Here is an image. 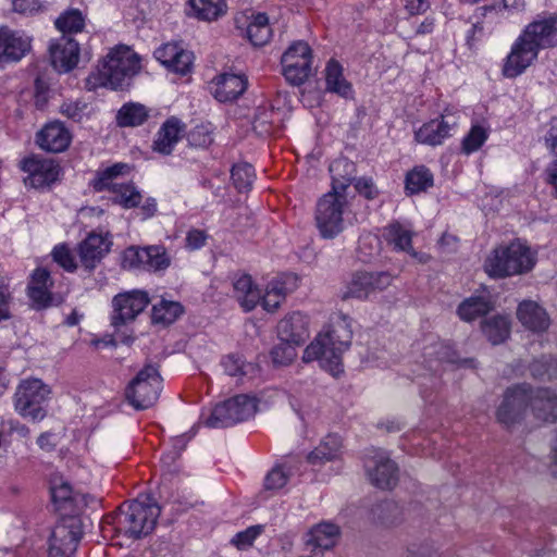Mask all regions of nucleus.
<instances>
[{
	"instance_id": "nucleus-1",
	"label": "nucleus",
	"mask_w": 557,
	"mask_h": 557,
	"mask_svg": "<svg viewBox=\"0 0 557 557\" xmlns=\"http://www.w3.org/2000/svg\"><path fill=\"white\" fill-rule=\"evenodd\" d=\"M351 338L350 318L342 312L336 313L327 327L306 347L302 360H319L323 369L336 376L343 372L342 355L349 347Z\"/></svg>"
},
{
	"instance_id": "nucleus-2",
	"label": "nucleus",
	"mask_w": 557,
	"mask_h": 557,
	"mask_svg": "<svg viewBox=\"0 0 557 557\" xmlns=\"http://www.w3.org/2000/svg\"><path fill=\"white\" fill-rule=\"evenodd\" d=\"M159 516L160 507L154 499L141 495L121 505L114 516L106 517L104 523L112 525V530L117 534L136 540L153 531Z\"/></svg>"
},
{
	"instance_id": "nucleus-3",
	"label": "nucleus",
	"mask_w": 557,
	"mask_h": 557,
	"mask_svg": "<svg viewBox=\"0 0 557 557\" xmlns=\"http://www.w3.org/2000/svg\"><path fill=\"white\" fill-rule=\"evenodd\" d=\"M348 178L335 176L333 188L317 202L315 225L323 238L332 239L345 228V214L350 211Z\"/></svg>"
},
{
	"instance_id": "nucleus-4",
	"label": "nucleus",
	"mask_w": 557,
	"mask_h": 557,
	"mask_svg": "<svg viewBox=\"0 0 557 557\" xmlns=\"http://www.w3.org/2000/svg\"><path fill=\"white\" fill-rule=\"evenodd\" d=\"M535 265V256L524 243L513 240L496 247L484 262L491 277L503 278L527 273Z\"/></svg>"
},
{
	"instance_id": "nucleus-5",
	"label": "nucleus",
	"mask_w": 557,
	"mask_h": 557,
	"mask_svg": "<svg viewBox=\"0 0 557 557\" xmlns=\"http://www.w3.org/2000/svg\"><path fill=\"white\" fill-rule=\"evenodd\" d=\"M140 69V60L129 47L119 46L112 49L98 69L99 85L112 89L122 88L125 81Z\"/></svg>"
},
{
	"instance_id": "nucleus-6",
	"label": "nucleus",
	"mask_w": 557,
	"mask_h": 557,
	"mask_svg": "<svg viewBox=\"0 0 557 557\" xmlns=\"http://www.w3.org/2000/svg\"><path fill=\"white\" fill-rule=\"evenodd\" d=\"M162 377L153 366H146L129 382L125 389L127 401L137 410L152 407L159 399Z\"/></svg>"
},
{
	"instance_id": "nucleus-7",
	"label": "nucleus",
	"mask_w": 557,
	"mask_h": 557,
	"mask_svg": "<svg viewBox=\"0 0 557 557\" xmlns=\"http://www.w3.org/2000/svg\"><path fill=\"white\" fill-rule=\"evenodd\" d=\"M50 394L49 387L38 379L22 381L14 394V408L23 417L41 420L46 416L42 403Z\"/></svg>"
},
{
	"instance_id": "nucleus-8",
	"label": "nucleus",
	"mask_w": 557,
	"mask_h": 557,
	"mask_svg": "<svg viewBox=\"0 0 557 557\" xmlns=\"http://www.w3.org/2000/svg\"><path fill=\"white\" fill-rule=\"evenodd\" d=\"M257 403L248 395H237L216 405L207 420L210 428H227L252 417Z\"/></svg>"
},
{
	"instance_id": "nucleus-9",
	"label": "nucleus",
	"mask_w": 557,
	"mask_h": 557,
	"mask_svg": "<svg viewBox=\"0 0 557 557\" xmlns=\"http://www.w3.org/2000/svg\"><path fill=\"white\" fill-rule=\"evenodd\" d=\"M283 74L293 85L302 84L311 74L312 54L307 42H294L282 55Z\"/></svg>"
},
{
	"instance_id": "nucleus-10",
	"label": "nucleus",
	"mask_w": 557,
	"mask_h": 557,
	"mask_svg": "<svg viewBox=\"0 0 557 557\" xmlns=\"http://www.w3.org/2000/svg\"><path fill=\"white\" fill-rule=\"evenodd\" d=\"M82 534L78 519L74 517L63 519L52 531L49 557H72L77 549Z\"/></svg>"
},
{
	"instance_id": "nucleus-11",
	"label": "nucleus",
	"mask_w": 557,
	"mask_h": 557,
	"mask_svg": "<svg viewBox=\"0 0 557 557\" xmlns=\"http://www.w3.org/2000/svg\"><path fill=\"white\" fill-rule=\"evenodd\" d=\"M539 52L540 51L520 34L503 61V76L506 78L520 76L536 61Z\"/></svg>"
},
{
	"instance_id": "nucleus-12",
	"label": "nucleus",
	"mask_w": 557,
	"mask_h": 557,
	"mask_svg": "<svg viewBox=\"0 0 557 557\" xmlns=\"http://www.w3.org/2000/svg\"><path fill=\"white\" fill-rule=\"evenodd\" d=\"M392 283V277L386 272H355L343 292L342 299H367L370 295L382 292Z\"/></svg>"
},
{
	"instance_id": "nucleus-13",
	"label": "nucleus",
	"mask_w": 557,
	"mask_h": 557,
	"mask_svg": "<svg viewBox=\"0 0 557 557\" xmlns=\"http://www.w3.org/2000/svg\"><path fill=\"white\" fill-rule=\"evenodd\" d=\"M459 112L454 108H446L438 119L424 123L416 133L414 138L418 143L438 146L451 136V131L458 125Z\"/></svg>"
},
{
	"instance_id": "nucleus-14",
	"label": "nucleus",
	"mask_w": 557,
	"mask_h": 557,
	"mask_svg": "<svg viewBox=\"0 0 557 557\" xmlns=\"http://www.w3.org/2000/svg\"><path fill=\"white\" fill-rule=\"evenodd\" d=\"M148 304L149 297L147 293L141 290H132L114 296L112 300V325L119 327L132 322L144 311Z\"/></svg>"
},
{
	"instance_id": "nucleus-15",
	"label": "nucleus",
	"mask_w": 557,
	"mask_h": 557,
	"mask_svg": "<svg viewBox=\"0 0 557 557\" xmlns=\"http://www.w3.org/2000/svg\"><path fill=\"white\" fill-rule=\"evenodd\" d=\"M123 265L124 268L158 271L164 270L170 265V258L163 246L129 247L124 251Z\"/></svg>"
},
{
	"instance_id": "nucleus-16",
	"label": "nucleus",
	"mask_w": 557,
	"mask_h": 557,
	"mask_svg": "<svg viewBox=\"0 0 557 557\" xmlns=\"http://www.w3.org/2000/svg\"><path fill=\"white\" fill-rule=\"evenodd\" d=\"M22 170L28 175L25 184L34 188H44L54 183L60 174V166L53 159L32 156L22 162Z\"/></svg>"
},
{
	"instance_id": "nucleus-17",
	"label": "nucleus",
	"mask_w": 557,
	"mask_h": 557,
	"mask_svg": "<svg viewBox=\"0 0 557 557\" xmlns=\"http://www.w3.org/2000/svg\"><path fill=\"white\" fill-rule=\"evenodd\" d=\"M374 455L366 460V469L373 485L382 490L393 488L398 481V468L383 450H373Z\"/></svg>"
},
{
	"instance_id": "nucleus-18",
	"label": "nucleus",
	"mask_w": 557,
	"mask_h": 557,
	"mask_svg": "<svg viewBox=\"0 0 557 557\" xmlns=\"http://www.w3.org/2000/svg\"><path fill=\"white\" fill-rule=\"evenodd\" d=\"M298 286V277L295 274L283 273L271 281L261 293V306L268 312H275L284 302L286 296Z\"/></svg>"
},
{
	"instance_id": "nucleus-19",
	"label": "nucleus",
	"mask_w": 557,
	"mask_h": 557,
	"mask_svg": "<svg viewBox=\"0 0 557 557\" xmlns=\"http://www.w3.org/2000/svg\"><path fill=\"white\" fill-rule=\"evenodd\" d=\"M529 387L525 385L508 388L496 411L499 423L510 426L519 421L528 406Z\"/></svg>"
},
{
	"instance_id": "nucleus-20",
	"label": "nucleus",
	"mask_w": 557,
	"mask_h": 557,
	"mask_svg": "<svg viewBox=\"0 0 557 557\" xmlns=\"http://www.w3.org/2000/svg\"><path fill=\"white\" fill-rule=\"evenodd\" d=\"M521 34L540 51L557 45V14L540 16L528 24Z\"/></svg>"
},
{
	"instance_id": "nucleus-21",
	"label": "nucleus",
	"mask_w": 557,
	"mask_h": 557,
	"mask_svg": "<svg viewBox=\"0 0 557 557\" xmlns=\"http://www.w3.org/2000/svg\"><path fill=\"white\" fill-rule=\"evenodd\" d=\"M153 54L171 72L180 75L191 72L194 54L178 42H166L156 49Z\"/></svg>"
},
{
	"instance_id": "nucleus-22",
	"label": "nucleus",
	"mask_w": 557,
	"mask_h": 557,
	"mask_svg": "<svg viewBox=\"0 0 557 557\" xmlns=\"http://www.w3.org/2000/svg\"><path fill=\"white\" fill-rule=\"evenodd\" d=\"M111 245L112 243L108 236L95 232L88 234L78 244L76 249L81 265L87 271L95 270L106 255L109 253Z\"/></svg>"
},
{
	"instance_id": "nucleus-23",
	"label": "nucleus",
	"mask_w": 557,
	"mask_h": 557,
	"mask_svg": "<svg viewBox=\"0 0 557 557\" xmlns=\"http://www.w3.org/2000/svg\"><path fill=\"white\" fill-rule=\"evenodd\" d=\"M49 53L57 71L70 72L78 63L79 46L73 38L62 35L50 44Z\"/></svg>"
},
{
	"instance_id": "nucleus-24",
	"label": "nucleus",
	"mask_w": 557,
	"mask_h": 557,
	"mask_svg": "<svg viewBox=\"0 0 557 557\" xmlns=\"http://www.w3.org/2000/svg\"><path fill=\"white\" fill-rule=\"evenodd\" d=\"M277 335L282 342L301 346L309 338V318L299 311L287 314L277 324Z\"/></svg>"
},
{
	"instance_id": "nucleus-25",
	"label": "nucleus",
	"mask_w": 557,
	"mask_h": 557,
	"mask_svg": "<svg viewBox=\"0 0 557 557\" xmlns=\"http://www.w3.org/2000/svg\"><path fill=\"white\" fill-rule=\"evenodd\" d=\"M528 406L537 421L547 423L557 421V395L550 389L529 388Z\"/></svg>"
},
{
	"instance_id": "nucleus-26",
	"label": "nucleus",
	"mask_w": 557,
	"mask_h": 557,
	"mask_svg": "<svg viewBox=\"0 0 557 557\" xmlns=\"http://www.w3.org/2000/svg\"><path fill=\"white\" fill-rule=\"evenodd\" d=\"M69 129L60 122L48 123L37 133L36 143L48 152H62L71 143Z\"/></svg>"
},
{
	"instance_id": "nucleus-27",
	"label": "nucleus",
	"mask_w": 557,
	"mask_h": 557,
	"mask_svg": "<svg viewBox=\"0 0 557 557\" xmlns=\"http://www.w3.org/2000/svg\"><path fill=\"white\" fill-rule=\"evenodd\" d=\"M30 50V39L9 28H0V61H20Z\"/></svg>"
},
{
	"instance_id": "nucleus-28",
	"label": "nucleus",
	"mask_w": 557,
	"mask_h": 557,
	"mask_svg": "<svg viewBox=\"0 0 557 557\" xmlns=\"http://www.w3.org/2000/svg\"><path fill=\"white\" fill-rule=\"evenodd\" d=\"M247 88L246 77L237 74H222L211 83V92L220 102L236 100Z\"/></svg>"
},
{
	"instance_id": "nucleus-29",
	"label": "nucleus",
	"mask_w": 557,
	"mask_h": 557,
	"mask_svg": "<svg viewBox=\"0 0 557 557\" xmlns=\"http://www.w3.org/2000/svg\"><path fill=\"white\" fill-rule=\"evenodd\" d=\"M53 281L46 269H36L28 284V296L37 309L47 308L53 304L51 288Z\"/></svg>"
},
{
	"instance_id": "nucleus-30",
	"label": "nucleus",
	"mask_w": 557,
	"mask_h": 557,
	"mask_svg": "<svg viewBox=\"0 0 557 557\" xmlns=\"http://www.w3.org/2000/svg\"><path fill=\"white\" fill-rule=\"evenodd\" d=\"M184 133L185 125L178 119L174 116L168 119L157 133L153 150L163 154H170Z\"/></svg>"
},
{
	"instance_id": "nucleus-31",
	"label": "nucleus",
	"mask_w": 557,
	"mask_h": 557,
	"mask_svg": "<svg viewBox=\"0 0 557 557\" xmlns=\"http://www.w3.org/2000/svg\"><path fill=\"white\" fill-rule=\"evenodd\" d=\"M233 287L235 298L246 312L253 310L260 304L261 290L253 283L250 275L243 274L237 277Z\"/></svg>"
},
{
	"instance_id": "nucleus-32",
	"label": "nucleus",
	"mask_w": 557,
	"mask_h": 557,
	"mask_svg": "<svg viewBox=\"0 0 557 557\" xmlns=\"http://www.w3.org/2000/svg\"><path fill=\"white\" fill-rule=\"evenodd\" d=\"M517 317L525 327L534 332H543L549 326V318L545 310L531 300L519 305Z\"/></svg>"
},
{
	"instance_id": "nucleus-33",
	"label": "nucleus",
	"mask_w": 557,
	"mask_h": 557,
	"mask_svg": "<svg viewBox=\"0 0 557 557\" xmlns=\"http://www.w3.org/2000/svg\"><path fill=\"white\" fill-rule=\"evenodd\" d=\"M386 238L394 245L395 249L408 252L420 263H426L430 256L416 251L411 246L412 233L399 223L389 224L386 227Z\"/></svg>"
},
{
	"instance_id": "nucleus-34",
	"label": "nucleus",
	"mask_w": 557,
	"mask_h": 557,
	"mask_svg": "<svg viewBox=\"0 0 557 557\" xmlns=\"http://www.w3.org/2000/svg\"><path fill=\"white\" fill-rule=\"evenodd\" d=\"M342 438L336 434H329L308 455V462L312 466H319L327 461L336 460L342 456Z\"/></svg>"
},
{
	"instance_id": "nucleus-35",
	"label": "nucleus",
	"mask_w": 557,
	"mask_h": 557,
	"mask_svg": "<svg viewBox=\"0 0 557 557\" xmlns=\"http://www.w3.org/2000/svg\"><path fill=\"white\" fill-rule=\"evenodd\" d=\"M51 497L58 510L63 515H75L82 502L81 495L75 494L72 486L66 482L54 484L51 487Z\"/></svg>"
},
{
	"instance_id": "nucleus-36",
	"label": "nucleus",
	"mask_w": 557,
	"mask_h": 557,
	"mask_svg": "<svg viewBox=\"0 0 557 557\" xmlns=\"http://www.w3.org/2000/svg\"><path fill=\"white\" fill-rule=\"evenodd\" d=\"M326 90L348 98L352 95L351 84L343 74V66L335 60H330L325 67Z\"/></svg>"
},
{
	"instance_id": "nucleus-37",
	"label": "nucleus",
	"mask_w": 557,
	"mask_h": 557,
	"mask_svg": "<svg viewBox=\"0 0 557 557\" xmlns=\"http://www.w3.org/2000/svg\"><path fill=\"white\" fill-rule=\"evenodd\" d=\"M510 320L508 315L497 314L485 319L481 323L484 336L493 345L504 343L510 335Z\"/></svg>"
},
{
	"instance_id": "nucleus-38",
	"label": "nucleus",
	"mask_w": 557,
	"mask_h": 557,
	"mask_svg": "<svg viewBox=\"0 0 557 557\" xmlns=\"http://www.w3.org/2000/svg\"><path fill=\"white\" fill-rule=\"evenodd\" d=\"M545 147L553 156L552 162L545 170L546 183L554 188V197L557 198V119H552L543 137Z\"/></svg>"
},
{
	"instance_id": "nucleus-39",
	"label": "nucleus",
	"mask_w": 557,
	"mask_h": 557,
	"mask_svg": "<svg viewBox=\"0 0 557 557\" xmlns=\"http://www.w3.org/2000/svg\"><path fill=\"white\" fill-rule=\"evenodd\" d=\"M493 308L494 304L490 297L472 296L459 305L457 312L461 320L471 322L487 314Z\"/></svg>"
},
{
	"instance_id": "nucleus-40",
	"label": "nucleus",
	"mask_w": 557,
	"mask_h": 557,
	"mask_svg": "<svg viewBox=\"0 0 557 557\" xmlns=\"http://www.w3.org/2000/svg\"><path fill=\"white\" fill-rule=\"evenodd\" d=\"M309 536V544L314 547L329 549L337 542L339 528L333 523L322 522L310 530Z\"/></svg>"
},
{
	"instance_id": "nucleus-41",
	"label": "nucleus",
	"mask_w": 557,
	"mask_h": 557,
	"mask_svg": "<svg viewBox=\"0 0 557 557\" xmlns=\"http://www.w3.org/2000/svg\"><path fill=\"white\" fill-rule=\"evenodd\" d=\"M272 36V29L269 24V17L264 13H258L251 16L247 26V37L253 46H263L269 42Z\"/></svg>"
},
{
	"instance_id": "nucleus-42",
	"label": "nucleus",
	"mask_w": 557,
	"mask_h": 557,
	"mask_svg": "<svg viewBox=\"0 0 557 557\" xmlns=\"http://www.w3.org/2000/svg\"><path fill=\"white\" fill-rule=\"evenodd\" d=\"M194 15L202 21H215L226 12L225 0H189Z\"/></svg>"
},
{
	"instance_id": "nucleus-43",
	"label": "nucleus",
	"mask_w": 557,
	"mask_h": 557,
	"mask_svg": "<svg viewBox=\"0 0 557 557\" xmlns=\"http://www.w3.org/2000/svg\"><path fill=\"white\" fill-rule=\"evenodd\" d=\"M405 183L407 194H419L433 186V174L426 166L418 165L407 173Z\"/></svg>"
},
{
	"instance_id": "nucleus-44",
	"label": "nucleus",
	"mask_w": 557,
	"mask_h": 557,
	"mask_svg": "<svg viewBox=\"0 0 557 557\" xmlns=\"http://www.w3.org/2000/svg\"><path fill=\"white\" fill-rule=\"evenodd\" d=\"M148 109L140 103H125L117 112L116 121L120 126H138L147 121Z\"/></svg>"
},
{
	"instance_id": "nucleus-45",
	"label": "nucleus",
	"mask_w": 557,
	"mask_h": 557,
	"mask_svg": "<svg viewBox=\"0 0 557 557\" xmlns=\"http://www.w3.org/2000/svg\"><path fill=\"white\" fill-rule=\"evenodd\" d=\"M113 194V201L126 209L135 208L141 202V194L132 183L112 184L109 189Z\"/></svg>"
},
{
	"instance_id": "nucleus-46",
	"label": "nucleus",
	"mask_w": 557,
	"mask_h": 557,
	"mask_svg": "<svg viewBox=\"0 0 557 557\" xmlns=\"http://www.w3.org/2000/svg\"><path fill=\"white\" fill-rule=\"evenodd\" d=\"M183 313V307L180 302L160 300L152 307L153 323L171 324Z\"/></svg>"
},
{
	"instance_id": "nucleus-47",
	"label": "nucleus",
	"mask_w": 557,
	"mask_h": 557,
	"mask_svg": "<svg viewBox=\"0 0 557 557\" xmlns=\"http://www.w3.org/2000/svg\"><path fill=\"white\" fill-rule=\"evenodd\" d=\"M131 168L126 163H115L104 170L98 171L97 177L94 180V188L98 191L110 189L112 181L120 175L128 174Z\"/></svg>"
},
{
	"instance_id": "nucleus-48",
	"label": "nucleus",
	"mask_w": 557,
	"mask_h": 557,
	"mask_svg": "<svg viewBox=\"0 0 557 557\" xmlns=\"http://www.w3.org/2000/svg\"><path fill=\"white\" fill-rule=\"evenodd\" d=\"M85 25V18L82 12L77 9H72L64 12L55 21V27L64 35L72 33H79Z\"/></svg>"
},
{
	"instance_id": "nucleus-49",
	"label": "nucleus",
	"mask_w": 557,
	"mask_h": 557,
	"mask_svg": "<svg viewBox=\"0 0 557 557\" xmlns=\"http://www.w3.org/2000/svg\"><path fill=\"white\" fill-rule=\"evenodd\" d=\"M488 138V129L482 125H473L461 141V150L466 154L478 151Z\"/></svg>"
},
{
	"instance_id": "nucleus-50",
	"label": "nucleus",
	"mask_w": 557,
	"mask_h": 557,
	"mask_svg": "<svg viewBox=\"0 0 557 557\" xmlns=\"http://www.w3.org/2000/svg\"><path fill=\"white\" fill-rule=\"evenodd\" d=\"M232 181L236 189L247 191L251 188L255 180V170L248 163L235 164L232 169Z\"/></svg>"
},
{
	"instance_id": "nucleus-51",
	"label": "nucleus",
	"mask_w": 557,
	"mask_h": 557,
	"mask_svg": "<svg viewBox=\"0 0 557 557\" xmlns=\"http://www.w3.org/2000/svg\"><path fill=\"white\" fill-rule=\"evenodd\" d=\"M53 260L65 271L74 272L77 269V262L73 251L65 244L58 245L52 250Z\"/></svg>"
},
{
	"instance_id": "nucleus-52",
	"label": "nucleus",
	"mask_w": 557,
	"mask_h": 557,
	"mask_svg": "<svg viewBox=\"0 0 557 557\" xmlns=\"http://www.w3.org/2000/svg\"><path fill=\"white\" fill-rule=\"evenodd\" d=\"M264 527L261 524L251 525L246 530L238 532L232 539L231 543L238 549H245L252 545L255 540L262 534Z\"/></svg>"
},
{
	"instance_id": "nucleus-53",
	"label": "nucleus",
	"mask_w": 557,
	"mask_h": 557,
	"mask_svg": "<svg viewBox=\"0 0 557 557\" xmlns=\"http://www.w3.org/2000/svg\"><path fill=\"white\" fill-rule=\"evenodd\" d=\"M330 172L332 174V187L335 183V176L348 178V187L355 178V165L346 159H338L331 163Z\"/></svg>"
},
{
	"instance_id": "nucleus-54",
	"label": "nucleus",
	"mask_w": 557,
	"mask_h": 557,
	"mask_svg": "<svg viewBox=\"0 0 557 557\" xmlns=\"http://www.w3.org/2000/svg\"><path fill=\"white\" fill-rule=\"evenodd\" d=\"M189 141L197 147H208L213 141L212 129L210 124H200L194 127L189 133Z\"/></svg>"
},
{
	"instance_id": "nucleus-55",
	"label": "nucleus",
	"mask_w": 557,
	"mask_h": 557,
	"mask_svg": "<svg viewBox=\"0 0 557 557\" xmlns=\"http://www.w3.org/2000/svg\"><path fill=\"white\" fill-rule=\"evenodd\" d=\"M296 347L294 344H287L282 342L277 346H275L272 350V359L274 363L277 364H288L290 363L297 356Z\"/></svg>"
},
{
	"instance_id": "nucleus-56",
	"label": "nucleus",
	"mask_w": 557,
	"mask_h": 557,
	"mask_svg": "<svg viewBox=\"0 0 557 557\" xmlns=\"http://www.w3.org/2000/svg\"><path fill=\"white\" fill-rule=\"evenodd\" d=\"M12 293L7 277L0 275V322L10 318Z\"/></svg>"
},
{
	"instance_id": "nucleus-57",
	"label": "nucleus",
	"mask_w": 557,
	"mask_h": 557,
	"mask_svg": "<svg viewBox=\"0 0 557 557\" xmlns=\"http://www.w3.org/2000/svg\"><path fill=\"white\" fill-rule=\"evenodd\" d=\"M288 474L281 468H273L264 479V488L268 491H277L286 485Z\"/></svg>"
},
{
	"instance_id": "nucleus-58",
	"label": "nucleus",
	"mask_w": 557,
	"mask_h": 557,
	"mask_svg": "<svg viewBox=\"0 0 557 557\" xmlns=\"http://www.w3.org/2000/svg\"><path fill=\"white\" fill-rule=\"evenodd\" d=\"M405 557H445L428 544H411L407 547Z\"/></svg>"
},
{
	"instance_id": "nucleus-59",
	"label": "nucleus",
	"mask_w": 557,
	"mask_h": 557,
	"mask_svg": "<svg viewBox=\"0 0 557 557\" xmlns=\"http://www.w3.org/2000/svg\"><path fill=\"white\" fill-rule=\"evenodd\" d=\"M222 366L225 372L231 376H237L245 374V363L244 361L234 355H228L222 360Z\"/></svg>"
},
{
	"instance_id": "nucleus-60",
	"label": "nucleus",
	"mask_w": 557,
	"mask_h": 557,
	"mask_svg": "<svg viewBox=\"0 0 557 557\" xmlns=\"http://www.w3.org/2000/svg\"><path fill=\"white\" fill-rule=\"evenodd\" d=\"M208 235L201 230H190L186 235V247L190 250H196L206 245Z\"/></svg>"
},
{
	"instance_id": "nucleus-61",
	"label": "nucleus",
	"mask_w": 557,
	"mask_h": 557,
	"mask_svg": "<svg viewBox=\"0 0 557 557\" xmlns=\"http://www.w3.org/2000/svg\"><path fill=\"white\" fill-rule=\"evenodd\" d=\"M355 189L367 199H374L377 195V189L371 180L359 178L355 184Z\"/></svg>"
},
{
	"instance_id": "nucleus-62",
	"label": "nucleus",
	"mask_w": 557,
	"mask_h": 557,
	"mask_svg": "<svg viewBox=\"0 0 557 557\" xmlns=\"http://www.w3.org/2000/svg\"><path fill=\"white\" fill-rule=\"evenodd\" d=\"M40 8L39 0H13V10L23 14H30Z\"/></svg>"
},
{
	"instance_id": "nucleus-63",
	"label": "nucleus",
	"mask_w": 557,
	"mask_h": 557,
	"mask_svg": "<svg viewBox=\"0 0 557 557\" xmlns=\"http://www.w3.org/2000/svg\"><path fill=\"white\" fill-rule=\"evenodd\" d=\"M403 2L410 15L422 14L429 9L426 0H403Z\"/></svg>"
},
{
	"instance_id": "nucleus-64",
	"label": "nucleus",
	"mask_w": 557,
	"mask_h": 557,
	"mask_svg": "<svg viewBox=\"0 0 557 557\" xmlns=\"http://www.w3.org/2000/svg\"><path fill=\"white\" fill-rule=\"evenodd\" d=\"M481 10L484 16L493 11L502 15L504 11H508V0H493L491 4L482 7Z\"/></svg>"
}]
</instances>
